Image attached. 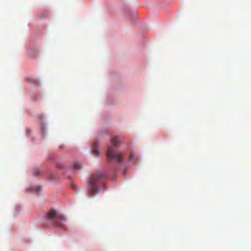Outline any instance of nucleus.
<instances>
[{"label":"nucleus","mask_w":251,"mask_h":251,"mask_svg":"<svg viewBox=\"0 0 251 251\" xmlns=\"http://www.w3.org/2000/svg\"><path fill=\"white\" fill-rule=\"evenodd\" d=\"M30 190L32 192H38L41 190V187L38 186H33L30 188Z\"/></svg>","instance_id":"obj_7"},{"label":"nucleus","mask_w":251,"mask_h":251,"mask_svg":"<svg viewBox=\"0 0 251 251\" xmlns=\"http://www.w3.org/2000/svg\"><path fill=\"white\" fill-rule=\"evenodd\" d=\"M82 168V166L80 163L76 162L74 163L73 167V171L76 170H80Z\"/></svg>","instance_id":"obj_6"},{"label":"nucleus","mask_w":251,"mask_h":251,"mask_svg":"<svg viewBox=\"0 0 251 251\" xmlns=\"http://www.w3.org/2000/svg\"><path fill=\"white\" fill-rule=\"evenodd\" d=\"M125 154L118 153L114 151L112 147H109L106 151V156L108 160H116L119 163H122L123 161V157Z\"/></svg>","instance_id":"obj_3"},{"label":"nucleus","mask_w":251,"mask_h":251,"mask_svg":"<svg viewBox=\"0 0 251 251\" xmlns=\"http://www.w3.org/2000/svg\"><path fill=\"white\" fill-rule=\"evenodd\" d=\"M104 176L103 173L98 172L90 177L87 188V194L89 197H93L98 194L100 185L103 184Z\"/></svg>","instance_id":"obj_1"},{"label":"nucleus","mask_w":251,"mask_h":251,"mask_svg":"<svg viewBox=\"0 0 251 251\" xmlns=\"http://www.w3.org/2000/svg\"><path fill=\"white\" fill-rule=\"evenodd\" d=\"M92 153L96 156L99 155V151L98 150V143L97 142H94L93 144Z\"/></svg>","instance_id":"obj_5"},{"label":"nucleus","mask_w":251,"mask_h":251,"mask_svg":"<svg viewBox=\"0 0 251 251\" xmlns=\"http://www.w3.org/2000/svg\"><path fill=\"white\" fill-rule=\"evenodd\" d=\"M47 220L56 227L60 228L65 227L66 219L61 214H58L56 210L52 209L50 210L47 215Z\"/></svg>","instance_id":"obj_2"},{"label":"nucleus","mask_w":251,"mask_h":251,"mask_svg":"<svg viewBox=\"0 0 251 251\" xmlns=\"http://www.w3.org/2000/svg\"><path fill=\"white\" fill-rule=\"evenodd\" d=\"M136 156L134 153L131 152L128 157V161H130L135 158Z\"/></svg>","instance_id":"obj_8"},{"label":"nucleus","mask_w":251,"mask_h":251,"mask_svg":"<svg viewBox=\"0 0 251 251\" xmlns=\"http://www.w3.org/2000/svg\"><path fill=\"white\" fill-rule=\"evenodd\" d=\"M40 171H38L36 174H35V176H38V175H39L40 174Z\"/></svg>","instance_id":"obj_9"},{"label":"nucleus","mask_w":251,"mask_h":251,"mask_svg":"<svg viewBox=\"0 0 251 251\" xmlns=\"http://www.w3.org/2000/svg\"><path fill=\"white\" fill-rule=\"evenodd\" d=\"M72 188L75 189V185L74 184H72Z\"/></svg>","instance_id":"obj_10"},{"label":"nucleus","mask_w":251,"mask_h":251,"mask_svg":"<svg viewBox=\"0 0 251 251\" xmlns=\"http://www.w3.org/2000/svg\"><path fill=\"white\" fill-rule=\"evenodd\" d=\"M111 142L112 145L118 147L121 144V141L117 137H113L111 139Z\"/></svg>","instance_id":"obj_4"}]
</instances>
